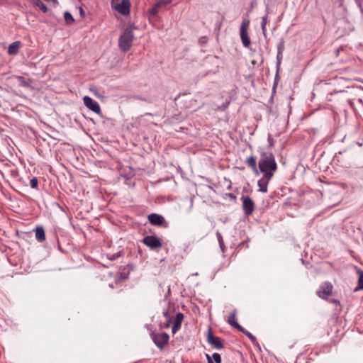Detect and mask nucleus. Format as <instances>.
Segmentation results:
<instances>
[{
    "instance_id": "1",
    "label": "nucleus",
    "mask_w": 363,
    "mask_h": 363,
    "mask_svg": "<svg viewBox=\"0 0 363 363\" xmlns=\"http://www.w3.org/2000/svg\"><path fill=\"white\" fill-rule=\"evenodd\" d=\"M259 169L260 172L264 174L263 175L272 174L273 177L274 173L277 169V164L272 153L266 152H261L259 161Z\"/></svg>"
},
{
    "instance_id": "2",
    "label": "nucleus",
    "mask_w": 363,
    "mask_h": 363,
    "mask_svg": "<svg viewBox=\"0 0 363 363\" xmlns=\"http://www.w3.org/2000/svg\"><path fill=\"white\" fill-rule=\"evenodd\" d=\"M133 39V28L132 26L125 28L118 39V47L120 50L123 52H126L130 50L132 47Z\"/></svg>"
},
{
    "instance_id": "3",
    "label": "nucleus",
    "mask_w": 363,
    "mask_h": 363,
    "mask_svg": "<svg viewBox=\"0 0 363 363\" xmlns=\"http://www.w3.org/2000/svg\"><path fill=\"white\" fill-rule=\"evenodd\" d=\"M111 7L122 15H128L130 13V3L129 0H111Z\"/></svg>"
},
{
    "instance_id": "4",
    "label": "nucleus",
    "mask_w": 363,
    "mask_h": 363,
    "mask_svg": "<svg viewBox=\"0 0 363 363\" xmlns=\"http://www.w3.org/2000/svg\"><path fill=\"white\" fill-rule=\"evenodd\" d=\"M143 243L150 249H157L162 247V242L160 239L155 236L148 235L143 238Z\"/></svg>"
},
{
    "instance_id": "5",
    "label": "nucleus",
    "mask_w": 363,
    "mask_h": 363,
    "mask_svg": "<svg viewBox=\"0 0 363 363\" xmlns=\"http://www.w3.org/2000/svg\"><path fill=\"white\" fill-rule=\"evenodd\" d=\"M83 101L84 105L93 112L100 114L101 113V108L98 102L94 101L91 97L88 96H85L83 98Z\"/></svg>"
},
{
    "instance_id": "6",
    "label": "nucleus",
    "mask_w": 363,
    "mask_h": 363,
    "mask_svg": "<svg viewBox=\"0 0 363 363\" xmlns=\"http://www.w3.org/2000/svg\"><path fill=\"white\" fill-rule=\"evenodd\" d=\"M333 288V286L330 283L325 282L320 286L317 294L321 298H326L328 296L332 294Z\"/></svg>"
},
{
    "instance_id": "7",
    "label": "nucleus",
    "mask_w": 363,
    "mask_h": 363,
    "mask_svg": "<svg viewBox=\"0 0 363 363\" xmlns=\"http://www.w3.org/2000/svg\"><path fill=\"white\" fill-rule=\"evenodd\" d=\"M242 209L246 216L251 215L255 210V203L248 196L242 197Z\"/></svg>"
},
{
    "instance_id": "8",
    "label": "nucleus",
    "mask_w": 363,
    "mask_h": 363,
    "mask_svg": "<svg viewBox=\"0 0 363 363\" xmlns=\"http://www.w3.org/2000/svg\"><path fill=\"white\" fill-rule=\"evenodd\" d=\"M169 338V335L166 333L155 334L152 337L155 345L161 348L168 342Z\"/></svg>"
},
{
    "instance_id": "9",
    "label": "nucleus",
    "mask_w": 363,
    "mask_h": 363,
    "mask_svg": "<svg viewBox=\"0 0 363 363\" xmlns=\"http://www.w3.org/2000/svg\"><path fill=\"white\" fill-rule=\"evenodd\" d=\"M207 341L216 349H221L223 347V340L221 338L214 336L209 330L207 335Z\"/></svg>"
},
{
    "instance_id": "10",
    "label": "nucleus",
    "mask_w": 363,
    "mask_h": 363,
    "mask_svg": "<svg viewBox=\"0 0 363 363\" xmlns=\"http://www.w3.org/2000/svg\"><path fill=\"white\" fill-rule=\"evenodd\" d=\"M272 178V174H267L266 176L263 175L257 182L259 191L263 193H266L267 191V186Z\"/></svg>"
},
{
    "instance_id": "11",
    "label": "nucleus",
    "mask_w": 363,
    "mask_h": 363,
    "mask_svg": "<svg viewBox=\"0 0 363 363\" xmlns=\"http://www.w3.org/2000/svg\"><path fill=\"white\" fill-rule=\"evenodd\" d=\"M149 222L154 225L161 226L164 223V218L163 216L156 213H152L148 216Z\"/></svg>"
},
{
    "instance_id": "12",
    "label": "nucleus",
    "mask_w": 363,
    "mask_h": 363,
    "mask_svg": "<svg viewBox=\"0 0 363 363\" xmlns=\"http://www.w3.org/2000/svg\"><path fill=\"white\" fill-rule=\"evenodd\" d=\"M184 319V315L182 313H178L174 320V325L172 329L173 334H175L181 328L182 323Z\"/></svg>"
},
{
    "instance_id": "13",
    "label": "nucleus",
    "mask_w": 363,
    "mask_h": 363,
    "mask_svg": "<svg viewBox=\"0 0 363 363\" xmlns=\"http://www.w3.org/2000/svg\"><path fill=\"white\" fill-rule=\"evenodd\" d=\"M236 310H234L228 317V322L233 328L238 329L240 331L244 332L243 328L236 321Z\"/></svg>"
},
{
    "instance_id": "14",
    "label": "nucleus",
    "mask_w": 363,
    "mask_h": 363,
    "mask_svg": "<svg viewBox=\"0 0 363 363\" xmlns=\"http://www.w3.org/2000/svg\"><path fill=\"white\" fill-rule=\"evenodd\" d=\"M240 33L242 45L245 48H248L250 45V39L249 38L247 30H240Z\"/></svg>"
},
{
    "instance_id": "15",
    "label": "nucleus",
    "mask_w": 363,
    "mask_h": 363,
    "mask_svg": "<svg viewBox=\"0 0 363 363\" xmlns=\"http://www.w3.org/2000/svg\"><path fill=\"white\" fill-rule=\"evenodd\" d=\"M246 164L251 167L256 174H259V172L257 169V162L254 156L249 157L246 160Z\"/></svg>"
},
{
    "instance_id": "16",
    "label": "nucleus",
    "mask_w": 363,
    "mask_h": 363,
    "mask_svg": "<svg viewBox=\"0 0 363 363\" xmlns=\"http://www.w3.org/2000/svg\"><path fill=\"white\" fill-rule=\"evenodd\" d=\"M20 47L19 42H14L9 46L8 53L9 55H16L18 52V49Z\"/></svg>"
},
{
    "instance_id": "17",
    "label": "nucleus",
    "mask_w": 363,
    "mask_h": 363,
    "mask_svg": "<svg viewBox=\"0 0 363 363\" xmlns=\"http://www.w3.org/2000/svg\"><path fill=\"white\" fill-rule=\"evenodd\" d=\"M35 238L38 241H43L45 239V231L43 227H37L35 229Z\"/></svg>"
},
{
    "instance_id": "18",
    "label": "nucleus",
    "mask_w": 363,
    "mask_h": 363,
    "mask_svg": "<svg viewBox=\"0 0 363 363\" xmlns=\"http://www.w3.org/2000/svg\"><path fill=\"white\" fill-rule=\"evenodd\" d=\"M16 78L18 79L20 85L23 87H31L30 79H26L22 76H16Z\"/></svg>"
},
{
    "instance_id": "19",
    "label": "nucleus",
    "mask_w": 363,
    "mask_h": 363,
    "mask_svg": "<svg viewBox=\"0 0 363 363\" xmlns=\"http://www.w3.org/2000/svg\"><path fill=\"white\" fill-rule=\"evenodd\" d=\"M31 3L38 6L43 12L46 13L48 8L40 0H30Z\"/></svg>"
},
{
    "instance_id": "20",
    "label": "nucleus",
    "mask_w": 363,
    "mask_h": 363,
    "mask_svg": "<svg viewBox=\"0 0 363 363\" xmlns=\"http://www.w3.org/2000/svg\"><path fill=\"white\" fill-rule=\"evenodd\" d=\"M160 6L158 2H156L152 7L149 10V14L152 16H155L159 13Z\"/></svg>"
},
{
    "instance_id": "21",
    "label": "nucleus",
    "mask_w": 363,
    "mask_h": 363,
    "mask_svg": "<svg viewBox=\"0 0 363 363\" xmlns=\"http://www.w3.org/2000/svg\"><path fill=\"white\" fill-rule=\"evenodd\" d=\"M267 18H268V14L267 13L262 18L261 26H262V33H263L264 35H265L266 33H267L266 26H267Z\"/></svg>"
},
{
    "instance_id": "22",
    "label": "nucleus",
    "mask_w": 363,
    "mask_h": 363,
    "mask_svg": "<svg viewBox=\"0 0 363 363\" xmlns=\"http://www.w3.org/2000/svg\"><path fill=\"white\" fill-rule=\"evenodd\" d=\"M64 18H65V21L67 22V24H71L74 21V18L72 16V14L69 12H68V11L65 12Z\"/></svg>"
},
{
    "instance_id": "23",
    "label": "nucleus",
    "mask_w": 363,
    "mask_h": 363,
    "mask_svg": "<svg viewBox=\"0 0 363 363\" xmlns=\"http://www.w3.org/2000/svg\"><path fill=\"white\" fill-rule=\"evenodd\" d=\"M358 286L355 289V291L363 289V273L361 272L359 274V279H358Z\"/></svg>"
},
{
    "instance_id": "24",
    "label": "nucleus",
    "mask_w": 363,
    "mask_h": 363,
    "mask_svg": "<svg viewBox=\"0 0 363 363\" xmlns=\"http://www.w3.org/2000/svg\"><path fill=\"white\" fill-rule=\"evenodd\" d=\"M250 23V20L245 18L241 24L240 30H247V27Z\"/></svg>"
},
{
    "instance_id": "25",
    "label": "nucleus",
    "mask_w": 363,
    "mask_h": 363,
    "mask_svg": "<svg viewBox=\"0 0 363 363\" xmlns=\"http://www.w3.org/2000/svg\"><path fill=\"white\" fill-rule=\"evenodd\" d=\"M216 237L218 238L220 248L223 250L224 247V242L221 234L219 232L216 233Z\"/></svg>"
},
{
    "instance_id": "26",
    "label": "nucleus",
    "mask_w": 363,
    "mask_h": 363,
    "mask_svg": "<svg viewBox=\"0 0 363 363\" xmlns=\"http://www.w3.org/2000/svg\"><path fill=\"white\" fill-rule=\"evenodd\" d=\"M216 363H221V357L218 353H213L211 357Z\"/></svg>"
},
{
    "instance_id": "27",
    "label": "nucleus",
    "mask_w": 363,
    "mask_h": 363,
    "mask_svg": "<svg viewBox=\"0 0 363 363\" xmlns=\"http://www.w3.org/2000/svg\"><path fill=\"white\" fill-rule=\"evenodd\" d=\"M38 182L37 178L33 177V179H30V186L31 188L36 189L38 187Z\"/></svg>"
},
{
    "instance_id": "28",
    "label": "nucleus",
    "mask_w": 363,
    "mask_h": 363,
    "mask_svg": "<svg viewBox=\"0 0 363 363\" xmlns=\"http://www.w3.org/2000/svg\"><path fill=\"white\" fill-rule=\"evenodd\" d=\"M157 2L160 4V7H162V6L169 4L172 2V0H159Z\"/></svg>"
},
{
    "instance_id": "29",
    "label": "nucleus",
    "mask_w": 363,
    "mask_h": 363,
    "mask_svg": "<svg viewBox=\"0 0 363 363\" xmlns=\"http://www.w3.org/2000/svg\"><path fill=\"white\" fill-rule=\"evenodd\" d=\"M245 333L249 337L252 341L255 340V337L249 332H245Z\"/></svg>"
},
{
    "instance_id": "30",
    "label": "nucleus",
    "mask_w": 363,
    "mask_h": 363,
    "mask_svg": "<svg viewBox=\"0 0 363 363\" xmlns=\"http://www.w3.org/2000/svg\"><path fill=\"white\" fill-rule=\"evenodd\" d=\"M79 13H80L81 17L84 18L85 16L84 11L83 10V9L82 7H79Z\"/></svg>"
},
{
    "instance_id": "31",
    "label": "nucleus",
    "mask_w": 363,
    "mask_h": 363,
    "mask_svg": "<svg viewBox=\"0 0 363 363\" xmlns=\"http://www.w3.org/2000/svg\"><path fill=\"white\" fill-rule=\"evenodd\" d=\"M171 323V318H169V320L167 319V323L164 324V328H167L169 326V324Z\"/></svg>"
},
{
    "instance_id": "32",
    "label": "nucleus",
    "mask_w": 363,
    "mask_h": 363,
    "mask_svg": "<svg viewBox=\"0 0 363 363\" xmlns=\"http://www.w3.org/2000/svg\"><path fill=\"white\" fill-rule=\"evenodd\" d=\"M206 358H207V360H208V363H213L212 359H211V357L208 354H206Z\"/></svg>"
},
{
    "instance_id": "33",
    "label": "nucleus",
    "mask_w": 363,
    "mask_h": 363,
    "mask_svg": "<svg viewBox=\"0 0 363 363\" xmlns=\"http://www.w3.org/2000/svg\"><path fill=\"white\" fill-rule=\"evenodd\" d=\"M163 314H164V315L165 316V318H166L167 320H169V318H170V316H169V314L168 311H164V312L163 313Z\"/></svg>"
},
{
    "instance_id": "34",
    "label": "nucleus",
    "mask_w": 363,
    "mask_h": 363,
    "mask_svg": "<svg viewBox=\"0 0 363 363\" xmlns=\"http://www.w3.org/2000/svg\"><path fill=\"white\" fill-rule=\"evenodd\" d=\"M268 140H269V143H270V145H272V141L271 138H270V137H269Z\"/></svg>"
},
{
    "instance_id": "35",
    "label": "nucleus",
    "mask_w": 363,
    "mask_h": 363,
    "mask_svg": "<svg viewBox=\"0 0 363 363\" xmlns=\"http://www.w3.org/2000/svg\"><path fill=\"white\" fill-rule=\"evenodd\" d=\"M230 198H235V196L232 194H229L228 195Z\"/></svg>"
}]
</instances>
